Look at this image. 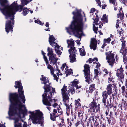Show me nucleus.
Segmentation results:
<instances>
[{
	"label": "nucleus",
	"mask_w": 127,
	"mask_h": 127,
	"mask_svg": "<svg viewBox=\"0 0 127 127\" xmlns=\"http://www.w3.org/2000/svg\"><path fill=\"white\" fill-rule=\"evenodd\" d=\"M32 0H21V5H18L17 3L14 2L9 5L7 0H0V4L3 7V8H1L0 7V10L5 16L6 19L8 20L5 24V29L7 32L8 33L11 30L13 31L12 26L14 24V16L16 12H21L25 5Z\"/></svg>",
	"instance_id": "nucleus-1"
},
{
	"label": "nucleus",
	"mask_w": 127,
	"mask_h": 127,
	"mask_svg": "<svg viewBox=\"0 0 127 127\" xmlns=\"http://www.w3.org/2000/svg\"><path fill=\"white\" fill-rule=\"evenodd\" d=\"M15 83L19 89L18 91L19 96L16 93H10L9 94V99L11 103L8 113L9 116L15 115L20 116V114L24 112V110L22 109L23 107L24 108V112H27L25 105L22 103H25L26 99L24 94V92L22 90L23 87L21 82L19 81H16Z\"/></svg>",
	"instance_id": "nucleus-2"
},
{
	"label": "nucleus",
	"mask_w": 127,
	"mask_h": 127,
	"mask_svg": "<svg viewBox=\"0 0 127 127\" xmlns=\"http://www.w3.org/2000/svg\"><path fill=\"white\" fill-rule=\"evenodd\" d=\"M74 15L73 17L74 20L68 28H66L67 32L71 34L73 33L75 35L79 38L81 37L82 33V30L84 25L83 19L80 12L77 11L76 13L72 12Z\"/></svg>",
	"instance_id": "nucleus-3"
},
{
	"label": "nucleus",
	"mask_w": 127,
	"mask_h": 127,
	"mask_svg": "<svg viewBox=\"0 0 127 127\" xmlns=\"http://www.w3.org/2000/svg\"><path fill=\"white\" fill-rule=\"evenodd\" d=\"M41 76L42 77L40 78V80L44 82L43 83L45 85L43 87L45 90L44 93L42 95V102L43 104L50 105L51 102L53 101L51 98L54 93H56L55 89L50 86V84L49 83L48 80L45 81L46 80L45 77H44L43 75H42ZM53 100L54 101V100Z\"/></svg>",
	"instance_id": "nucleus-4"
},
{
	"label": "nucleus",
	"mask_w": 127,
	"mask_h": 127,
	"mask_svg": "<svg viewBox=\"0 0 127 127\" xmlns=\"http://www.w3.org/2000/svg\"><path fill=\"white\" fill-rule=\"evenodd\" d=\"M29 113L31 114L29 116L33 124H40L43 123V114L42 112L39 110H36L32 112L29 111Z\"/></svg>",
	"instance_id": "nucleus-5"
},
{
	"label": "nucleus",
	"mask_w": 127,
	"mask_h": 127,
	"mask_svg": "<svg viewBox=\"0 0 127 127\" xmlns=\"http://www.w3.org/2000/svg\"><path fill=\"white\" fill-rule=\"evenodd\" d=\"M67 42L68 44V47L70 48L68 50L70 54L69 57L70 58V62L73 63L76 61L75 57L76 54H77V50L74 47V42L72 39L67 40Z\"/></svg>",
	"instance_id": "nucleus-6"
},
{
	"label": "nucleus",
	"mask_w": 127,
	"mask_h": 127,
	"mask_svg": "<svg viewBox=\"0 0 127 127\" xmlns=\"http://www.w3.org/2000/svg\"><path fill=\"white\" fill-rule=\"evenodd\" d=\"M67 88L64 85L61 89V93L63 96V101L64 104L66 106L68 109L69 108L70 105L71 104L69 103V93L67 92Z\"/></svg>",
	"instance_id": "nucleus-7"
},
{
	"label": "nucleus",
	"mask_w": 127,
	"mask_h": 127,
	"mask_svg": "<svg viewBox=\"0 0 127 127\" xmlns=\"http://www.w3.org/2000/svg\"><path fill=\"white\" fill-rule=\"evenodd\" d=\"M112 85L111 84H109L107 86L106 88L107 91H105L102 92V96L103 98L102 99V102L104 106H105L106 107L107 106V105L109 103L108 101L107 100V105H106V102L107 100V97L108 95H110L112 93V89L111 88Z\"/></svg>",
	"instance_id": "nucleus-8"
},
{
	"label": "nucleus",
	"mask_w": 127,
	"mask_h": 127,
	"mask_svg": "<svg viewBox=\"0 0 127 127\" xmlns=\"http://www.w3.org/2000/svg\"><path fill=\"white\" fill-rule=\"evenodd\" d=\"M71 85L69 87V89L67 91V92L69 93V95H72L74 94L75 92V89L77 90L76 91V93H78L80 91H78V89L80 88L81 86H78L77 84H78L79 82L77 81V79H75L73 82H72Z\"/></svg>",
	"instance_id": "nucleus-9"
},
{
	"label": "nucleus",
	"mask_w": 127,
	"mask_h": 127,
	"mask_svg": "<svg viewBox=\"0 0 127 127\" xmlns=\"http://www.w3.org/2000/svg\"><path fill=\"white\" fill-rule=\"evenodd\" d=\"M84 67V69L83 70V71L84 72L85 77L86 79L85 81L88 84L92 82L91 80L92 75L90 74V66L88 64H85Z\"/></svg>",
	"instance_id": "nucleus-10"
},
{
	"label": "nucleus",
	"mask_w": 127,
	"mask_h": 127,
	"mask_svg": "<svg viewBox=\"0 0 127 127\" xmlns=\"http://www.w3.org/2000/svg\"><path fill=\"white\" fill-rule=\"evenodd\" d=\"M112 51L106 52L105 54L106 55V59L109 65L112 67L115 63V59L114 58L115 54L114 53H112Z\"/></svg>",
	"instance_id": "nucleus-11"
},
{
	"label": "nucleus",
	"mask_w": 127,
	"mask_h": 127,
	"mask_svg": "<svg viewBox=\"0 0 127 127\" xmlns=\"http://www.w3.org/2000/svg\"><path fill=\"white\" fill-rule=\"evenodd\" d=\"M43 58L45 61V62L46 65L47 66V68L50 70L51 73L52 75H53V77H54V79L56 80V81H57L58 78L57 77L56 75L54 74V73L55 69H54L53 67L49 64L47 58L45 56H43Z\"/></svg>",
	"instance_id": "nucleus-12"
},
{
	"label": "nucleus",
	"mask_w": 127,
	"mask_h": 127,
	"mask_svg": "<svg viewBox=\"0 0 127 127\" xmlns=\"http://www.w3.org/2000/svg\"><path fill=\"white\" fill-rule=\"evenodd\" d=\"M100 104H98L97 105V103L96 102V100L93 99V101L89 104V106L90 109L92 111L95 112H97L98 110Z\"/></svg>",
	"instance_id": "nucleus-13"
},
{
	"label": "nucleus",
	"mask_w": 127,
	"mask_h": 127,
	"mask_svg": "<svg viewBox=\"0 0 127 127\" xmlns=\"http://www.w3.org/2000/svg\"><path fill=\"white\" fill-rule=\"evenodd\" d=\"M116 75L118 77V79L120 80H121L123 79L124 78V76L123 74L124 70L122 68V66L117 70Z\"/></svg>",
	"instance_id": "nucleus-14"
},
{
	"label": "nucleus",
	"mask_w": 127,
	"mask_h": 127,
	"mask_svg": "<svg viewBox=\"0 0 127 127\" xmlns=\"http://www.w3.org/2000/svg\"><path fill=\"white\" fill-rule=\"evenodd\" d=\"M100 122L99 123L97 122L96 120L95 121L94 123V127H101V125H102V127H106V124L104 120H103L100 119Z\"/></svg>",
	"instance_id": "nucleus-15"
},
{
	"label": "nucleus",
	"mask_w": 127,
	"mask_h": 127,
	"mask_svg": "<svg viewBox=\"0 0 127 127\" xmlns=\"http://www.w3.org/2000/svg\"><path fill=\"white\" fill-rule=\"evenodd\" d=\"M97 42V40L96 39L94 38L91 39L90 44V46L91 49H93L94 50L96 49Z\"/></svg>",
	"instance_id": "nucleus-16"
},
{
	"label": "nucleus",
	"mask_w": 127,
	"mask_h": 127,
	"mask_svg": "<svg viewBox=\"0 0 127 127\" xmlns=\"http://www.w3.org/2000/svg\"><path fill=\"white\" fill-rule=\"evenodd\" d=\"M68 68V66L66 65L65 63L63 64L61 68V69L62 70H64V72L65 73H66V74L67 76L68 74L69 75L72 72H71L72 70H69Z\"/></svg>",
	"instance_id": "nucleus-17"
},
{
	"label": "nucleus",
	"mask_w": 127,
	"mask_h": 127,
	"mask_svg": "<svg viewBox=\"0 0 127 127\" xmlns=\"http://www.w3.org/2000/svg\"><path fill=\"white\" fill-rule=\"evenodd\" d=\"M49 59L51 64H54L56 63L58 59L56 57V55H52L49 57Z\"/></svg>",
	"instance_id": "nucleus-18"
},
{
	"label": "nucleus",
	"mask_w": 127,
	"mask_h": 127,
	"mask_svg": "<svg viewBox=\"0 0 127 127\" xmlns=\"http://www.w3.org/2000/svg\"><path fill=\"white\" fill-rule=\"evenodd\" d=\"M14 127H22L21 123L19 122V120L17 119H15L14 122Z\"/></svg>",
	"instance_id": "nucleus-19"
},
{
	"label": "nucleus",
	"mask_w": 127,
	"mask_h": 127,
	"mask_svg": "<svg viewBox=\"0 0 127 127\" xmlns=\"http://www.w3.org/2000/svg\"><path fill=\"white\" fill-rule=\"evenodd\" d=\"M50 36L49 38V41L50 45L52 44V42H54L55 39L53 36V35H52L49 34Z\"/></svg>",
	"instance_id": "nucleus-20"
},
{
	"label": "nucleus",
	"mask_w": 127,
	"mask_h": 127,
	"mask_svg": "<svg viewBox=\"0 0 127 127\" xmlns=\"http://www.w3.org/2000/svg\"><path fill=\"white\" fill-rule=\"evenodd\" d=\"M120 52L122 54L123 56L126 55H127V49L125 48H121Z\"/></svg>",
	"instance_id": "nucleus-21"
},
{
	"label": "nucleus",
	"mask_w": 127,
	"mask_h": 127,
	"mask_svg": "<svg viewBox=\"0 0 127 127\" xmlns=\"http://www.w3.org/2000/svg\"><path fill=\"white\" fill-rule=\"evenodd\" d=\"M95 85L94 84H92L90 85L89 87L90 92L92 93L93 91H94L95 88Z\"/></svg>",
	"instance_id": "nucleus-22"
},
{
	"label": "nucleus",
	"mask_w": 127,
	"mask_h": 127,
	"mask_svg": "<svg viewBox=\"0 0 127 127\" xmlns=\"http://www.w3.org/2000/svg\"><path fill=\"white\" fill-rule=\"evenodd\" d=\"M47 51L48 52V53L47 54V55H49L51 56L52 55H54L53 53V52L52 51V48H50L49 47H48L47 48Z\"/></svg>",
	"instance_id": "nucleus-23"
},
{
	"label": "nucleus",
	"mask_w": 127,
	"mask_h": 127,
	"mask_svg": "<svg viewBox=\"0 0 127 127\" xmlns=\"http://www.w3.org/2000/svg\"><path fill=\"white\" fill-rule=\"evenodd\" d=\"M53 95H54V94L51 97V98L52 100H54V101H53L52 102H51V105H46L48 106H51L52 105V106H53V107H56V106H57L58 105V104L57 103H54L55 101V99H52V96ZM44 104V105H45Z\"/></svg>",
	"instance_id": "nucleus-24"
},
{
	"label": "nucleus",
	"mask_w": 127,
	"mask_h": 127,
	"mask_svg": "<svg viewBox=\"0 0 127 127\" xmlns=\"http://www.w3.org/2000/svg\"><path fill=\"white\" fill-rule=\"evenodd\" d=\"M101 20L103 22L108 23V20L106 14H104L103 15V17L101 19Z\"/></svg>",
	"instance_id": "nucleus-25"
},
{
	"label": "nucleus",
	"mask_w": 127,
	"mask_h": 127,
	"mask_svg": "<svg viewBox=\"0 0 127 127\" xmlns=\"http://www.w3.org/2000/svg\"><path fill=\"white\" fill-rule=\"evenodd\" d=\"M75 107L76 108H80L81 106V104L78 100H75Z\"/></svg>",
	"instance_id": "nucleus-26"
},
{
	"label": "nucleus",
	"mask_w": 127,
	"mask_h": 127,
	"mask_svg": "<svg viewBox=\"0 0 127 127\" xmlns=\"http://www.w3.org/2000/svg\"><path fill=\"white\" fill-rule=\"evenodd\" d=\"M95 60H96V61L97 62L98 61L97 58H94V59L90 58L87 61V63L88 62L89 64L92 63V62L94 61Z\"/></svg>",
	"instance_id": "nucleus-27"
},
{
	"label": "nucleus",
	"mask_w": 127,
	"mask_h": 127,
	"mask_svg": "<svg viewBox=\"0 0 127 127\" xmlns=\"http://www.w3.org/2000/svg\"><path fill=\"white\" fill-rule=\"evenodd\" d=\"M80 55L81 56H84L86 54L85 52L84 49H79Z\"/></svg>",
	"instance_id": "nucleus-28"
},
{
	"label": "nucleus",
	"mask_w": 127,
	"mask_h": 127,
	"mask_svg": "<svg viewBox=\"0 0 127 127\" xmlns=\"http://www.w3.org/2000/svg\"><path fill=\"white\" fill-rule=\"evenodd\" d=\"M120 41L122 42V46L121 48H125V47L126 46V41L123 38L120 39Z\"/></svg>",
	"instance_id": "nucleus-29"
},
{
	"label": "nucleus",
	"mask_w": 127,
	"mask_h": 127,
	"mask_svg": "<svg viewBox=\"0 0 127 127\" xmlns=\"http://www.w3.org/2000/svg\"><path fill=\"white\" fill-rule=\"evenodd\" d=\"M55 71H56L57 72L56 74L57 75H58V77H57L58 78V79L59 78L58 77H59V76L60 75L61 76L62 75V73L61 72L60 70L58 68H57V69H55Z\"/></svg>",
	"instance_id": "nucleus-30"
},
{
	"label": "nucleus",
	"mask_w": 127,
	"mask_h": 127,
	"mask_svg": "<svg viewBox=\"0 0 127 127\" xmlns=\"http://www.w3.org/2000/svg\"><path fill=\"white\" fill-rule=\"evenodd\" d=\"M23 15L25 16L27 14L28 12H29V9L26 8H24L23 9Z\"/></svg>",
	"instance_id": "nucleus-31"
},
{
	"label": "nucleus",
	"mask_w": 127,
	"mask_h": 127,
	"mask_svg": "<svg viewBox=\"0 0 127 127\" xmlns=\"http://www.w3.org/2000/svg\"><path fill=\"white\" fill-rule=\"evenodd\" d=\"M124 14L122 13H119L117 14V17L118 18H120V20H122L124 19Z\"/></svg>",
	"instance_id": "nucleus-32"
},
{
	"label": "nucleus",
	"mask_w": 127,
	"mask_h": 127,
	"mask_svg": "<svg viewBox=\"0 0 127 127\" xmlns=\"http://www.w3.org/2000/svg\"><path fill=\"white\" fill-rule=\"evenodd\" d=\"M60 47L55 48V49L56 51V53L59 55H61L62 53L61 52V51L59 49Z\"/></svg>",
	"instance_id": "nucleus-33"
},
{
	"label": "nucleus",
	"mask_w": 127,
	"mask_h": 127,
	"mask_svg": "<svg viewBox=\"0 0 127 127\" xmlns=\"http://www.w3.org/2000/svg\"><path fill=\"white\" fill-rule=\"evenodd\" d=\"M78 116L79 118L81 120H82L83 119V115L82 112H78Z\"/></svg>",
	"instance_id": "nucleus-34"
},
{
	"label": "nucleus",
	"mask_w": 127,
	"mask_h": 127,
	"mask_svg": "<svg viewBox=\"0 0 127 127\" xmlns=\"http://www.w3.org/2000/svg\"><path fill=\"white\" fill-rule=\"evenodd\" d=\"M50 119L51 120L53 121H55L56 120V119L57 117H58V116H54L52 114H50Z\"/></svg>",
	"instance_id": "nucleus-35"
},
{
	"label": "nucleus",
	"mask_w": 127,
	"mask_h": 127,
	"mask_svg": "<svg viewBox=\"0 0 127 127\" xmlns=\"http://www.w3.org/2000/svg\"><path fill=\"white\" fill-rule=\"evenodd\" d=\"M123 62L124 64H127V57L126 55L123 56Z\"/></svg>",
	"instance_id": "nucleus-36"
},
{
	"label": "nucleus",
	"mask_w": 127,
	"mask_h": 127,
	"mask_svg": "<svg viewBox=\"0 0 127 127\" xmlns=\"http://www.w3.org/2000/svg\"><path fill=\"white\" fill-rule=\"evenodd\" d=\"M52 44L51 45L53 47H55V48H56L57 47V48L58 47H60L59 46L58 44L56 43L55 42H52Z\"/></svg>",
	"instance_id": "nucleus-37"
},
{
	"label": "nucleus",
	"mask_w": 127,
	"mask_h": 127,
	"mask_svg": "<svg viewBox=\"0 0 127 127\" xmlns=\"http://www.w3.org/2000/svg\"><path fill=\"white\" fill-rule=\"evenodd\" d=\"M111 3L113 4V6L114 7V10L116 11L117 10V8L118 7L117 3L116 2V1H115L113 2V3Z\"/></svg>",
	"instance_id": "nucleus-38"
},
{
	"label": "nucleus",
	"mask_w": 127,
	"mask_h": 127,
	"mask_svg": "<svg viewBox=\"0 0 127 127\" xmlns=\"http://www.w3.org/2000/svg\"><path fill=\"white\" fill-rule=\"evenodd\" d=\"M111 40V39L109 37L107 39H104V43H109Z\"/></svg>",
	"instance_id": "nucleus-39"
},
{
	"label": "nucleus",
	"mask_w": 127,
	"mask_h": 127,
	"mask_svg": "<svg viewBox=\"0 0 127 127\" xmlns=\"http://www.w3.org/2000/svg\"><path fill=\"white\" fill-rule=\"evenodd\" d=\"M95 76L98 77V75L99 71L97 69H95L94 70Z\"/></svg>",
	"instance_id": "nucleus-40"
},
{
	"label": "nucleus",
	"mask_w": 127,
	"mask_h": 127,
	"mask_svg": "<svg viewBox=\"0 0 127 127\" xmlns=\"http://www.w3.org/2000/svg\"><path fill=\"white\" fill-rule=\"evenodd\" d=\"M35 22V23H37L38 24H39L40 25H43L44 23H42L40 20H39L38 21L37 20H35L34 21Z\"/></svg>",
	"instance_id": "nucleus-41"
},
{
	"label": "nucleus",
	"mask_w": 127,
	"mask_h": 127,
	"mask_svg": "<svg viewBox=\"0 0 127 127\" xmlns=\"http://www.w3.org/2000/svg\"><path fill=\"white\" fill-rule=\"evenodd\" d=\"M109 108H108V109L106 110L105 111V114H106V116L107 117H108V115L109 114L110 112L109 111Z\"/></svg>",
	"instance_id": "nucleus-42"
},
{
	"label": "nucleus",
	"mask_w": 127,
	"mask_h": 127,
	"mask_svg": "<svg viewBox=\"0 0 127 127\" xmlns=\"http://www.w3.org/2000/svg\"><path fill=\"white\" fill-rule=\"evenodd\" d=\"M93 63L94 64H96V65L95 67L97 69H99V67L100 66V64L98 62L97 63H96L95 62H93Z\"/></svg>",
	"instance_id": "nucleus-43"
},
{
	"label": "nucleus",
	"mask_w": 127,
	"mask_h": 127,
	"mask_svg": "<svg viewBox=\"0 0 127 127\" xmlns=\"http://www.w3.org/2000/svg\"><path fill=\"white\" fill-rule=\"evenodd\" d=\"M121 89L122 90V93L123 94L126 91L125 86H122L121 88Z\"/></svg>",
	"instance_id": "nucleus-44"
},
{
	"label": "nucleus",
	"mask_w": 127,
	"mask_h": 127,
	"mask_svg": "<svg viewBox=\"0 0 127 127\" xmlns=\"http://www.w3.org/2000/svg\"><path fill=\"white\" fill-rule=\"evenodd\" d=\"M57 113V110L56 109H54L53 110V113L52 114V115L54 116H58V115H56V114Z\"/></svg>",
	"instance_id": "nucleus-45"
},
{
	"label": "nucleus",
	"mask_w": 127,
	"mask_h": 127,
	"mask_svg": "<svg viewBox=\"0 0 127 127\" xmlns=\"http://www.w3.org/2000/svg\"><path fill=\"white\" fill-rule=\"evenodd\" d=\"M99 19V18H96L95 20L94 19H93V20L95 21V24L96 25H98V23H97V22L98 21Z\"/></svg>",
	"instance_id": "nucleus-46"
},
{
	"label": "nucleus",
	"mask_w": 127,
	"mask_h": 127,
	"mask_svg": "<svg viewBox=\"0 0 127 127\" xmlns=\"http://www.w3.org/2000/svg\"><path fill=\"white\" fill-rule=\"evenodd\" d=\"M45 26L46 27H48V28H47V29H45V30L46 31H50V30H48V29H48V28H49V23L48 22H47L46 23V24L45 25Z\"/></svg>",
	"instance_id": "nucleus-47"
},
{
	"label": "nucleus",
	"mask_w": 127,
	"mask_h": 127,
	"mask_svg": "<svg viewBox=\"0 0 127 127\" xmlns=\"http://www.w3.org/2000/svg\"><path fill=\"white\" fill-rule=\"evenodd\" d=\"M112 85H113L112 87L114 88L113 90L115 89V92H116V90L117 88L116 84H112Z\"/></svg>",
	"instance_id": "nucleus-48"
},
{
	"label": "nucleus",
	"mask_w": 127,
	"mask_h": 127,
	"mask_svg": "<svg viewBox=\"0 0 127 127\" xmlns=\"http://www.w3.org/2000/svg\"><path fill=\"white\" fill-rule=\"evenodd\" d=\"M59 126L60 127H65V125L64 124L60 123L59 124Z\"/></svg>",
	"instance_id": "nucleus-49"
},
{
	"label": "nucleus",
	"mask_w": 127,
	"mask_h": 127,
	"mask_svg": "<svg viewBox=\"0 0 127 127\" xmlns=\"http://www.w3.org/2000/svg\"><path fill=\"white\" fill-rule=\"evenodd\" d=\"M110 103L108 105V106L109 107H110V108L113 107V103L111 102H110Z\"/></svg>",
	"instance_id": "nucleus-50"
},
{
	"label": "nucleus",
	"mask_w": 127,
	"mask_h": 127,
	"mask_svg": "<svg viewBox=\"0 0 127 127\" xmlns=\"http://www.w3.org/2000/svg\"><path fill=\"white\" fill-rule=\"evenodd\" d=\"M94 30L95 32L96 33H97V31L98 30V27H95V28H94Z\"/></svg>",
	"instance_id": "nucleus-51"
},
{
	"label": "nucleus",
	"mask_w": 127,
	"mask_h": 127,
	"mask_svg": "<svg viewBox=\"0 0 127 127\" xmlns=\"http://www.w3.org/2000/svg\"><path fill=\"white\" fill-rule=\"evenodd\" d=\"M103 72L105 73L106 74H104V76H105L106 75V74H108V71L106 69H104L103 71Z\"/></svg>",
	"instance_id": "nucleus-52"
},
{
	"label": "nucleus",
	"mask_w": 127,
	"mask_h": 127,
	"mask_svg": "<svg viewBox=\"0 0 127 127\" xmlns=\"http://www.w3.org/2000/svg\"><path fill=\"white\" fill-rule=\"evenodd\" d=\"M94 116H90V117L89 120H92V121H94Z\"/></svg>",
	"instance_id": "nucleus-53"
},
{
	"label": "nucleus",
	"mask_w": 127,
	"mask_h": 127,
	"mask_svg": "<svg viewBox=\"0 0 127 127\" xmlns=\"http://www.w3.org/2000/svg\"><path fill=\"white\" fill-rule=\"evenodd\" d=\"M28 126L27 123L25 122H24V124L23 125V127H27Z\"/></svg>",
	"instance_id": "nucleus-54"
},
{
	"label": "nucleus",
	"mask_w": 127,
	"mask_h": 127,
	"mask_svg": "<svg viewBox=\"0 0 127 127\" xmlns=\"http://www.w3.org/2000/svg\"><path fill=\"white\" fill-rule=\"evenodd\" d=\"M58 113H60V114L61 115V114H62L63 112L62 111L61 109H58ZM60 115V114H59V115Z\"/></svg>",
	"instance_id": "nucleus-55"
},
{
	"label": "nucleus",
	"mask_w": 127,
	"mask_h": 127,
	"mask_svg": "<svg viewBox=\"0 0 127 127\" xmlns=\"http://www.w3.org/2000/svg\"><path fill=\"white\" fill-rule=\"evenodd\" d=\"M125 97L127 98V91L126 90L124 94H123Z\"/></svg>",
	"instance_id": "nucleus-56"
},
{
	"label": "nucleus",
	"mask_w": 127,
	"mask_h": 127,
	"mask_svg": "<svg viewBox=\"0 0 127 127\" xmlns=\"http://www.w3.org/2000/svg\"><path fill=\"white\" fill-rule=\"evenodd\" d=\"M67 121H68V125H69V126L70 127L72 125V123H71V122H69V119H67Z\"/></svg>",
	"instance_id": "nucleus-57"
},
{
	"label": "nucleus",
	"mask_w": 127,
	"mask_h": 127,
	"mask_svg": "<svg viewBox=\"0 0 127 127\" xmlns=\"http://www.w3.org/2000/svg\"><path fill=\"white\" fill-rule=\"evenodd\" d=\"M95 9L94 8H92L91 10V11L90 12V13H93L94 12H95Z\"/></svg>",
	"instance_id": "nucleus-58"
},
{
	"label": "nucleus",
	"mask_w": 127,
	"mask_h": 127,
	"mask_svg": "<svg viewBox=\"0 0 127 127\" xmlns=\"http://www.w3.org/2000/svg\"><path fill=\"white\" fill-rule=\"evenodd\" d=\"M110 113L108 115V117L109 118H110L111 117L112 115V111H110L109 112Z\"/></svg>",
	"instance_id": "nucleus-59"
},
{
	"label": "nucleus",
	"mask_w": 127,
	"mask_h": 127,
	"mask_svg": "<svg viewBox=\"0 0 127 127\" xmlns=\"http://www.w3.org/2000/svg\"><path fill=\"white\" fill-rule=\"evenodd\" d=\"M116 0H109V3H111L116 1Z\"/></svg>",
	"instance_id": "nucleus-60"
},
{
	"label": "nucleus",
	"mask_w": 127,
	"mask_h": 127,
	"mask_svg": "<svg viewBox=\"0 0 127 127\" xmlns=\"http://www.w3.org/2000/svg\"><path fill=\"white\" fill-rule=\"evenodd\" d=\"M95 118L96 119L95 120H96L97 121V119H98L99 118V116L98 115H97L96 116H95Z\"/></svg>",
	"instance_id": "nucleus-61"
},
{
	"label": "nucleus",
	"mask_w": 127,
	"mask_h": 127,
	"mask_svg": "<svg viewBox=\"0 0 127 127\" xmlns=\"http://www.w3.org/2000/svg\"><path fill=\"white\" fill-rule=\"evenodd\" d=\"M109 117H107L106 118L108 119L107 121L109 122V124H110V123L111 121V120L110 119H109Z\"/></svg>",
	"instance_id": "nucleus-62"
},
{
	"label": "nucleus",
	"mask_w": 127,
	"mask_h": 127,
	"mask_svg": "<svg viewBox=\"0 0 127 127\" xmlns=\"http://www.w3.org/2000/svg\"><path fill=\"white\" fill-rule=\"evenodd\" d=\"M116 43V41H113L111 43L112 45H115Z\"/></svg>",
	"instance_id": "nucleus-63"
},
{
	"label": "nucleus",
	"mask_w": 127,
	"mask_h": 127,
	"mask_svg": "<svg viewBox=\"0 0 127 127\" xmlns=\"http://www.w3.org/2000/svg\"><path fill=\"white\" fill-rule=\"evenodd\" d=\"M125 86L126 87V90L127 91V80H126L125 82Z\"/></svg>",
	"instance_id": "nucleus-64"
}]
</instances>
